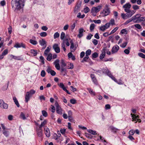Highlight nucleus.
<instances>
[{"label":"nucleus","mask_w":145,"mask_h":145,"mask_svg":"<svg viewBox=\"0 0 145 145\" xmlns=\"http://www.w3.org/2000/svg\"><path fill=\"white\" fill-rule=\"evenodd\" d=\"M59 36V33L57 32L55 33L54 35V38L56 39V38L58 37Z\"/></svg>","instance_id":"nucleus-50"},{"label":"nucleus","mask_w":145,"mask_h":145,"mask_svg":"<svg viewBox=\"0 0 145 145\" xmlns=\"http://www.w3.org/2000/svg\"><path fill=\"white\" fill-rule=\"evenodd\" d=\"M61 47L63 48V51L65 52L66 51V49L65 48L64 43H63L61 44Z\"/></svg>","instance_id":"nucleus-58"},{"label":"nucleus","mask_w":145,"mask_h":145,"mask_svg":"<svg viewBox=\"0 0 145 145\" xmlns=\"http://www.w3.org/2000/svg\"><path fill=\"white\" fill-rule=\"evenodd\" d=\"M61 74L63 76H65L67 72V69L65 68L62 67L61 69Z\"/></svg>","instance_id":"nucleus-19"},{"label":"nucleus","mask_w":145,"mask_h":145,"mask_svg":"<svg viewBox=\"0 0 145 145\" xmlns=\"http://www.w3.org/2000/svg\"><path fill=\"white\" fill-rule=\"evenodd\" d=\"M120 33L122 34H127V31L126 29H124L121 30Z\"/></svg>","instance_id":"nucleus-44"},{"label":"nucleus","mask_w":145,"mask_h":145,"mask_svg":"<svg viewBox=\"0 0 145 145\" xmlns=\"http://www.w3.org/2000/svg\"><path fill=\"white\" fill-rule=\"evenodd\" d=\"M59 62V60L57 59L54 63V64L55 65V67L58 70H60V68Z\"/></svg>","instance_id":"nucleus-14"},{"label":"nucleus","mask_w":145,"mask_h":145,"mask_svg":"<svg viewBox=\"0 0 145 145\" xmlns=\"http://www.w3.org/2000/svg\"><path fill=\"white\" fill-rule=\"evenodd\" d=\"M88 131L93 135H95L96 134H97L96 133V131H93L91 129H88L87 130Z\"/></svg>","instance_id":"nucleus-37"},{"label":"nucleus","mask_w":145,"mask_h":145,"mask_svg":"<svg viewBox=\"0 0 145 145\" xmlns=\"http://www.w3.org/2000/svg\"><path fill=\"white\" fill-rule=\"evenodd\" d=\"M91 51L90 49L87 50L86 52V56H88L91 54Z\"/></svg>","instance_id":"nucleus-42"},{"label":"nucleus","mask_w":145,"mask_h":145,"mask_svg":"<svg viewBox=\"0 0 145 145\" xmlns=\"http://www.w3.org/2000/svg\"><path fill=\"white\" fill-rule=\"evenodd\" d=\"M42 113L43 116L45 117H46L47 116L48 114L47 112L44 110L42 111Z\"/></svg>","instance_id":"nucleus-46"},{"label":"nucleus","mask_w":145,"mask_h":145,"mask_svg":"<svg viewBox=\"0 0 145 145\" xmlns=\"http://www.w3.org/2000/svg\"><path fill=\"white\" fill-rule=\"evenodd\" d=\"M113 36H111L108 37V41H109L111 40V42H113Z\"/></svg>","instance_id":"nucleus-59"},{"label":"nucleus","mask_w":145,"mask_h":145,"mask_svg":"<svg viewBox=\"0 0 145 145\" xmlns=\"http://www.w3.org/2000/svg\"><path fill=\"white\" fill-rule=\"evenodd\" d=\"M102 6L101 5H99L96 7H93L92 8L91 10V13L92 14H95L94 15L95 16L96 15V13L99 12L101 9Z\"/></svg>","instance_id":"nucleus-5"},{"label":"nucleus","mask_w":145,"mask_h":145,"mask_svg":"<svg viewBox=\"0 0 145 145\" xmlns=\"http://www.w3.org/2000/svg\"><path fill=\"white\" fill-rule=\"evenodd\" d=\"M133 8L135 11V10H137L139 9L138 6L136 5H133Z\"/></svg>","instance_id":"nucleus-60"},{"label":"nucleus","mask_w":145,"mask_h":145,"mask_svg":"<svg viewBox=\"0 0 145 145\" xmlns=\"http://www.w3.org/2000/svg\"><path fill=\"white\" fill-rule=\"evenodd\" d=\"M8 53V50L7 49L5 50L2 53V54L4 56L6 55Z\"/></svg>","instance_id":"nucleus-51"},{"label":"nucleus","mask_w":145,"mask_h":145,"mask_svg":"<svg viewBox=\"0 0 145 145\" xmlns=\"http://www.w3.org/2000/svg\"><path fill=\"white\" fill-rule=\"evenodd\" d=\"M37 134L39 137H41L42 136V129H37Z\"/></svg>","instance_id":"nucleus-22"},{"label":"nucleus","mask_w":145,"mask_h":145,"mask_svg":"<svg viewBox=\"0 0 145 145\" xmlns=\"http://www.w3.org/2000/svg\"><path fill=\"white\" fill-rule=\"evenodd\" d=\"M52 58V54L51 53H49L46 58V59L48 61H50Z\"/></svg>","instance_id":"nucleus-35"},{"label":"nucleus","mask_w":145,"mask_h":145,"mask_svg":"<svg viewBox=\"0 0 145 145\" xmlns=\"http://www.w3.org/2000/svg\"><path fill=\"white\" fill-rule=\"evenodd\" d=\"M135 133V131L133 129L131 130L129 132V134L130 135H133L134 133Z\"/></svg>","instance_id":"nucleus-54"},{"label":"nucleus","mask_w":145,"mask_h":145,"mask_svg":"<svg viewBox=\"0 0 145 145\" xmlns=\"http://www.w3.org/2000/svg\"><path fill=\"white\" fill-rule=\"evenodd\" d=\"M40 35L42 37H45L47 35V33L46 32H43L40 33Z\"/></svg>","instance_id":"nucleus-43"},{"label":"nucleus","mask_w":145,"mask_h":145,"mask_svg":"<svg viewBox=\"0 0 145 145\" xmlns=\"http://www.w3.org/2000/svg\"><path fill=\"white\" fill-rule=\"evenodd\" d=\"M100 30L101 31H104L106 29V27H105L104 25L101 26L100 28Z\"/></svg>","instance_id":"nucleus-61"},{"label":"nucleus","mask_w":145,"mask_h":145,"mask_svg":"<svg viewBox=\"0 0 145 145\" xmlns=\"http://www.w3.org/2000/svg\"><path fill=\"white\" fill-rule=\"evenodd\" d=\"M55 105L56 106V112L57 113L60 115H61L62 114V109L59 106L57 101H56Z\"/></svg>","instance_id":"nucleus-4"},{"label":"nucleus","mask_w":145,"mask_h":145,"mask_svg":"<svg viewBox=\"0 0 145 145\" xmlns=\"http://www.w3.org/2000/svg\"><path fill=\"white\" fill-rule=\"evenodd\" d=\"M110 129L112 130V131L114 133L116 132L117 131H118L119 130L117 128H116L113 126H111L110 127Z\"/></svg>","instance_id":"nucleus-31"},{"label":"nucleus","mask_w":145,"mask_h":145,"mask_svg":"<svg viewBox=\"0 0 145 145\" xmlns=\"http://www.w3.org/2000/svg\"><path fill=\"white\" fill-rule=\"evenodd\" d=\"M44 131L46 136L48 137H49L50 136V133L49 129L48 128L46 129L44 128Z\"/></svg>","instance_id":"nucleus-17"},{"label":"nucleus","mask_w":145,"mask_h":145,"mask_svg":"<svg viewBox=\"0 0 145 145\" xmlns=\"http://www.w3.org/2000/svg\"><path fill=\"white\" fill-rule=\"evenodd\" d=\"M92 36H93L92 35L91 33H89L86 37L87 39L88 40L90 39Z\"/></svg>","instance_id":"nucleus-62"},{"label":"nucleus","mask_w":145,"mask_h":145,"mask_svg":"<svg viewBox=\"0 0 145 145\" xmlns=\"http://www.w3.org/2000/svg\"><path fill=\"white\" fill-rule=\"evenodd\" d=\"M65 34L64 32H62L61 34L60 38L62 40L65 37Z\"/></svg>","instance_id":"nucleus-57"},{"label":"nucleus","mask_w":145,"mask_h":145,"mask_svg":"<svg viewBox=\"0 0 145 145\" xmlns=\"http://www.w3.org/2000/svg\"><path fill=\"white\" fill-rule=\"evenodd\" d=\"M31 96L29 94V93L28 92H27L26 93V94L25 96V102L26 103H27L29 100L30 99V97Z\"/></svg>","instance_id":"nucleus-18"},{"label":"nucleus","mask_w":145,"mask_h":145,"mask_svg":"<svg viewBox=\"0 0 145 145\" xmlns=\"http://www.w3.org/2000/svg\"><path fill=\"white\" fill-rule=\"evenodd\" d=\"M136 12L135 10H130L128 12H126V14L122 13L121 16L123 19L125 20L131 17Z\"/></svg>","instance_id":"nucleus-2"},{"label":"nucleus","mask_w":145,"mask_h":145,"mask_svg":"<svg viewBox=\"0 0 145 145\" xmlns=\"http://www.w3.org/2000/svg\"><path fill=\"white\" fill-rule=\"evenodd\" d=\"M59 86L62 88L64 91H65L67 93L69 94H70V93L69 92V91L65 87L63 84L62 83H60V84H58Z\"/></svg>","instance_id":"nucleus-8"},{"label":"nucleus","mask_w":145,"mask_h":145,"mask_svg":"<svg viewBox=\"0 0 145 145\" xmlns=\"http://www.w3.org/2000/svg\"><path fill=\"white\" fill-rule=\"evenodd\" d=\"M13 100L15 104L17 106L19 107L20 106V105L18 101L17 100L16 97H13Z\"/></svg>","instance_id":"nucleus-24"},{"label":"nucleus","mask_w":145,"mask_h":145,"mask_svg":"<svg viewBox=\"0 0 145 145\" xmlns=\"http://www.w3.org/2000/svg\"><path fill=\"white\" fill-rule=\"evenodd\" d=\"M145 20V17H140L139 18V19L136 20V22H137V23H138L142 21H144Z\"/></svg>","instance_id":"nucleus-27"},{"label":"nucleus","mask_w":145,"mask_h":145,"mask_svg":"<svg viewBox=\"0 0 145 145\" xmlns=\"http://www.w3.org/2000/svg\"><path fill=\"white\" fill-rule=\"evenodd\" d=\"M30 52L33 54L34 56H36L37 54V51L36 50L32 49L30 50Z\"/></svg>","instance_id":"nucleus-34"},{"label":"nucleus","mask_w":145,"mask_h":145,"mask_svg":"<svg viewBox=\"0 0 145 145\" xmlns=\"http://www.w3.org/2000/svg\"><path fill=\"white\" fill-rule=\"evenodd\" d=\"M20 116L21 118L24 120H25L26 118L24 114L22 112H21Z\"/></svg>","instance_id":"nucleus-39"},{"label":"nucleus","mask_w":145,"mask_h":145,"mask_svg":"<svg viewBox=\"0 0 145 145\" xmlns=\"http://www.w3.org/2000/svg\"><path fill=\"white\" fill-rule=\"evenodd\" d=\"M50 48H49V47H47L44 52V54L45 56H47L48 53L50 52Z\"/></svg>","instance_id":"nucleus-32"},{"label":"nucleus","mask_w":145,"mask_h":145,"mask_svg":"<svg viewBox=\"0 0 145 145\" xmlns=\"http://www.w3.org/2000/svg\"><path fill=\"white\" fill-rule=\"evenodd\" d=\"M53 48L57 53H59L60 52V49L58 46V44H55L53 46Z\"/></svg>","instance_id":"nucleus-9"},{"label":"nucleus","mask_w":145,"mask_h":145,"mask_svg":"<svg viewBox=\"0 0 145 145\" xmlns=\"http://www.w3.org/2000/svg\"><path fill=\"white\" fill-rule=\"evenodd\" d=\"M40 44L42 46H44L45 45H46V42L44 39H42L41 40H40L39 41Z\"/></svg>","instance_id":"nucleus-20"},{"label":"nucleus","mask_w":145,"mask_h":145,"mask_svg":"<svg viewBox=\"0 0 145 145\" xmlns=\"http://www.w3.org/2000/svg\"><path fill=\"white\" fill-rule=\"evenodd\" d=\"M132 21L134 23H137V22H136V20H137V18L136 16L135 15L133 16L131 18Z\"/></svg>","instance_id":"nucleus-52"},{"label":"nucleus","mask_w":145,"mask_h":145,"mask_svg":"<svg viewBox=\"0 0 145 145\" xmlns=\"http://www.w3.org/2000/svg\"><path fill=\"white\" fill-rule=\"evenodd\" d=\"M14 47L17 48H19L20 47H22L24 48H26L25 45L23 43H17L14 46Z\"/></svg>","instance_id":"nucleus-11"},{"label":"nucleus","mask_w":145,"mask_h":145,"mask_svg":"<svg viewBox=\"0 0 145 145\" xmlns=\"http://www.w3.org/2000/svg\"><path fill=\"white\" fill-rule=\"evenodd\" d=\"M76 47H74V44H72L71 45L70 49L71 50V52H74L76 50Z\"/></svg>","instance_id":"nucleus-26"},{"label":"nucleus","mask_w":145,"mask_h":145,"mask_svg":"<svg viewBox=\"0 0 145 145\" xmlns=\"http://www.w3.org/2000/svg\"><path fill=\"white\" fill-rule=\"evenodd\" d=\"M131 115L133 121H137V119L136 117V115L133 114L132 113H131Z\"/></svg>","instance_id":"nucleus-41"},{"label":"nucleus","mask_w":145,"mask_h":145,"mask_svg":"<svg viewBox=\"0 0 145 145\" xmlns=\"http://www.w3.org/2000/svg\"><path fill=\"white\" fill-rule=\"evenodd\" d=\"M131 7V5L129 3H126L123 6V8H124L125 12H128L130 10V8Z\"/></svg>","instance_id":"nucleus-7"},{"label":"nucleus","mask_w":145,"mask_h":145,"mask_svg":"<svg viewBox=\"0 0 145 145\" xmlns=\"http://www.w3.org/2000/svg\"><path fill=\"white\" fill-rule=\"evenodd\" d=\"M25 2V0H12L11 5L14 11L20 10L21 9L23 10Z\"/></svg>","instance_id":"nucleus-1"},{"label":"nucleus","mask_w":145,"mask_h":145,"mask_svg":"<svg viewBox=\"0 0 145 145\" xmlns=\"http://www.w3.org/2000/svg\"><path fill=\"white\" fill-rule=\"evenodd\" d=\"M135 27L137 28L138 29H140L142 27L141 25L139 24H137L134 25Z\"/></svg>","instance_id":"nucleus-56"},{"label":"nucleus","mask_w":145,"mask_h":145,"mask_svg":"<svg viewBox=\"0 0 145 145\" xmlns=\"http://www.w3.org/2000/svg\"><path fill=\"white\" fill-rule=\"evenodd\" d=\"M118 27H115L112 31H111L110 33V34H112L115 33L118 29Z\"/></svg>","instance_id":"nucleus-49"},{"label":"nucleus","mask_w":145,"mask_h":145,"mask_svg":"<svg viewBox=\"0 0 145 145\" xmlns=\"http://www.w3.org/2000/svg\"><path fill=\"white\" fill-rule=\"evenodd\" d=\"M89 58V56H86L84 57L83 58V60L82 61V62H84V61H87V60Z\"/></svg>","instance_id":"nucleus-63"},{"label":"nucleus","mask_w":145,"mask_h":145,"mask_svg":"<svg viewBox=\"0 0 145 145\" xmlns=\"http://www.w3.org/2000/svg\"><path fill=\"white\" fill-rule=\"evenodd\" d=\"M3 133L5 136L6 137H7L9 135V132L8 131L4 130V131H3Z\"/></svg>","instance_id":"nucleus-36"},{"label":"nucleus","mask_w":145,"mask_h":145,"mask_svg":"<svg viewBox=\"0 0 145 145\" xmlns=\"http://www.w3.org/2000/svg\"><path fill=\"white\" fill-rule=\"evenodd\" d=\"M103 50L104 51L102 52L99 58L101 59H103L105 55V49H104Z\"/></svg>","instance_id":"nucleus-25"},{"label":"nucleus","mask_w":145,"mask_h":145,"mask_svg":"<svg viewBox=\"0 0 145 145\" xmlns=\"http://www.w3.org/2000/svg\"><path fill=\"white\" fill-rule=\"evenodd\" d=\"M1 107V108H4L5 109H7L8 108V105L6 103H5L3 102V103H2V106H0Z\"/></svg>","instance_id":"nucleus-33"},{"label":"nucleus","mask_w":145,"mask_h":145,"mask_svg":"<svg viewBox=\"0 0 145 145\" xmlns=\"http://www.w3.org/2000/svg\"><path fill=\"white\" fill-rule=\"evenodd\" d=\"M110 8L109 7L108 5H106L102 13L103 16L104 17L107 16L110 14Z\"/></svg>","instance_id":"nucleus-3"},{"label":"nucleus","mask_w":145,"mask_h":145,"mask_svg":"<svg viewBox=\"0 0 145 145\" xmlns=\"http://www.w3.org/2000/svg\"><path fill=\"white\" fill-rule=\"evenodd\" d=\"M70 102L72 104H74L76 103V101L74 99H72L70 100Z\"/></svg>","instance_id":"nucleus-55"},{"label":"nucleus","mask_w":145,"mask_h":145,"mask_svg":"<svg viewBox=\"0 0 145 145\" xmlns=\"http://www.w3.org/2000/svg\"><path fill=\"white\" fill-rule=\"evenodd\" d=\"M90 10L89 8L88 7H86L84 9V12L85 13H87Z\"/></svg>","instance_id":"nucleus-53"},{"label":"nucleus","mask_w":145,"mask_h":145,"mask_svg":"<svg viewBox=\"0 0 145 145\" xmlns=\"http://www.w3.org/2000/svg\"><path fill=\"white\" fill-rule=\"evenodd\" d=\"M63 42L64 43L66 42V45L67 46H69L70 45V44L69 42V41H68V39H66L65 40H63Z\"/></svg>","instance_id":"nucleus-45"},{"label":"nucleus","mask_w":145,"mask_h":145,"mask_svg":"<svg viewBox=\"0 0 145 145\" xmlns=\"http://www.w3.org/2000/svg\"><path fill=\"white\" fill-rule=\"evenodd\" d=\"M10 56L12 59H14L16 60H20L22 59L20 56H16L11 54L10 55Z\"/></svg>","instance_id":"nucleus-21"},{"label":"nucleus","mask_w":145,"mask_h":145,"mask_svg":"<svg viewBox=\"0 0 145 145\" xmlns=\"http://www.w3.org/2000/svg\"><path fill=\"white\" fill-rule=\"evenodd\" d=\"M132 20L131 18V19L127 20L124 23V25H126L127 24H128V23H129L132 22Z\"/></svg>","instance_id":"nucleus-64"},{"label":"nucleus","mask_w":145,"mask_h":145,"mask_svg":"<svg viewBox=\"0 0 145 145\" xmlns=\"http://www.w3.org/2000/svg\"><path fill=\"white\" fill-rule=\"evenodd\" d=\"M85 32V31L82 28H80L79 30L78 34L77 35V37L79 38H81L83 36V32Z\"/></svg>","instance_id":"nucleus-12"},{"label":"nucleus","mask_w":145,"mask_h":145,"mask_svg":"<svg viewBox=\"0 0 145 145\" xmlns=\"http://www.w3.org/2000/svg\"><path fill=\"white\" fill-rule=\"evenodd\" d=\"M95 27V25L94 24H92L90 25L89 29L91 32H92L93 31Z\"/></svg>","instance_id":"nucleus-29"},{"label":"nucleus","mask_w":145,"mask_h":145,"mask_svg":"<svg viewBox=\"0 0 145 145\" xmlns=\"http://www.w3.org/2000/svg\"><path fill=\"white\" fill-rule=\"evenodd\" d=\"M81 2H78L77 3L74 9V12H77L80 10V8L81 6Z\"/></svg>","instance_id":"nucleus-13"},{"label":"nucleus","mask_w":145,"mask_h":145,"mask_svg":"<svg viewBox=\"0 0 145 145\" xmlns=\"http://www.w3.org/2000/svg\"><path fill=\"white\" fill-rule=\"evenodd\" d=\"M111 79L114 80L115 82L119 84H122L123 83L121 79H120L118 80L114 76H113Z\"/></svg>","instance_id":"nucleus-16"},{"label":"nucleus","mask_w":145,"mask_h":145,"mask_svg":"<svg viewBox=\"0 0 145 145\" xmlns=\"http://www.w3.org/2000/svg\"><path fill=\"white\" fill-rule=\"evenodd\" d=\"M102 70L103 73L106 74L111 78L113 76V75L111 74V72L108 70L107 68L103 69Z\"/></svg>","instance_id":"nucleus-6"},{"label":"nucleus","mask_w":145,"mask_h":145,"mask_svg":"<svg viewBox=\"0 0 145 145\" xmlns=\"http://www.w3.org/2000/svg\"><path fill=\"white\" fill-rule=\"evenodd\" d=\"M29 93V94L30 96L35 94V91L33 89H31L29 91H28Z\"/></svg>","instance_id":"nucleus-47"},{"label":"nucleus","mask_w":145,"mask_h":145,"mask_svg":"<svg viewBox=\"0 0 145 145\" xmlns=\"http://www.w3.org/2000/svg\"><path fill=\"white\" fill-rule=\"evenodd\" d=\"M68 69H72L74 68V65L72 63H69L68 64Z\"/></svg>","instance_id":"nucleus-30"},{"label":"nucleus","mask_w":145,"mask_h":145,"mask_svg":"<svg viewBox=\"0 0 145 145\" xmlns=\"http://www.w3.org/2000/svg\"><path fill=\"white\" fill-rule=\"evenodd\" d=\"M29 42L33 45H37L38 43V42L36 40H33L32 39H30Z\"/></svg>","instance_id":"nucleus-28"},{"label":"nucleus","mask_w":145,"mask_h":145,"mask_svg":"<svg viewBox=\"0 0 145 145\" xmlns=\"http://www.w3.org/2000/svg\"><path fill=\"white\" fill-rule=\"evenodd\" d=\"M46 71L48 73H50L52 76H54L56 74V72L52 70L48 67L46 70Z\"/></svg>","instance_id":"nucleus-15"},{"label":"nucleus","mask_w":145,"mask_h":145,"mask_svg":"<svg viewBox=\"0 0 145 145\" xmlns=\"http://www.w3.org/2000/svg\"><path fill=\"white\" fill-rule=\"evenodd\" d=\"M131 49V47H129L127 49H126L124 50V52L127 54H128L130 52L129 50Z\"/></svg>","instance_id":"nucleus-40"},{"label":"nucleus","mask_w":145,"mask_h":145,"mask_svg":"<svg viewBox=\"0 0 145 145\" xmlns=\"http://www.w3.org/2000/svg\"><path fill=\"white\" fill-rule=\"evenodd\" d=\"M138 56L140 57L144 58H145V55L142 53H139L138 54Z\"/></svg>","instance_id":"nucleus-48"},{"label":"nucleus","mask_w":145,"mask_h":145,"mask_svg":"<svg viewBox=\"0 0 145 145\" xmlns=\"http://www.w3.org/2000/svg\"><path fill=\"white\" fill-rule=\"evenodd\" d=\"M87 90L89 91V93L92 95L95 96V92L93 91L92 89L90 88H87Z\"/></svg>","instance_id":"nucleus-23"},{"label":"nucleus","mask_w":145,"mask_h":145,"mask_svg":"<svg viewBox=\"0 0 145 145\" xmlns=\"http://www.w3.org/2000/svg\"><path fill=\"white\" fill-rule=\"evenodd\" d=\"M119 49V47L118 45H116L114 46L113 47L111 50L112 54H114L117 52Z\"/></svg>","instance_id":"nucleus-10"},{"label":"nucleus","mask_w":145,"mask_h":145,"mask_svg":"<svg viewBox=\"0 0 145 145\" xmlns=\"http://www.w3.org/2000/svg\"><path fill=\"white\" fill-rule=\"evenodd\" d=\"M98 56V54L96 52H95L92 54L91 57L92 59L93 58H97Z\"/></svg>","instance_id":"nucleus-38"}]
</instances>
